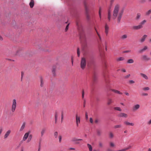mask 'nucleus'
<instances>
[{"mask_svg": "<svg viewBox=\"0 0 151 151\" xmlns=\"http://www.w3.org/2000/svg\"><path fill=\"white\" fill-rule=\"evenodd\" d=\"M142 96H147L148 95V94L147 93H143L142 94Z\"/></svg>", "mask_w": 151, "mask_h": 151, "instance_id": "bf43d9fd", "label": "nucleus"}, {"mask_svg": "<svg viewBox=\"0 0 151 151\" xmlns=\"http://www.w3.org/2000/svg\"><path fill=\"white\" fill-rule=\"evenodd\" d=\"M58 135V132H55L54 133V136L55 138H57Z\"/></svg>", "mask_w": 151, "mask_h": 151, "instance_id": "79ce46f5", "label": "nucleus"}, {"mask_svg": "<svg viewBox=\"0 0 151 151\" xmlns=\"http://www.w3.org/2000/svg\"><path fill=\"white\" fill-rule=\"evenodd\" d=\"M77 54L78 55V57H79L80 56V50L79 48H78L77 49Z\"/></svg>", "mask_w": 151, "mask_h": 151, "instance_id": "4c0bfd02", "label": "nucleus"}, {"mask_svg": "<svg viewBox=\"0 0 151 151\" xmlns=\"http://www.w3.org/2000/svg\"><path fill=\"white\" fill-rule=\"evenodd\" d=\"M76 122L77 127H78V124L80 123V118L79 116H78L77 114L76 115Z\"/></svg>", "mask_w": 151, "mask_h": 151, "instance_id": "9d476101", "label": "nucleus"}, {"mask_svg": "<svg viewBox=\"0 0 151 151\" xmlns=\"http://www.w3.org/2000/svg\"><path fill=\"white\" fill-rule=\"evenodd\" d=\"M113 102V101L111 99H109L108 101L107 104L108 105H109Z\"/></svg>", "mask_w": 151, "mask_h": 151, "instance_id": "c756f323", "label": "nucleus"}, {"mask_svg": "<svg viewBox=\"0 0 151 151\" xmlns=\"http://www.w3.org/2000/svg\"><path fill=\"white\" fill-rule=\"evenodd\" d=\"M63 111L62 112L61 114V122H62L63 121Z\"/></svg>", "mask_w": 151, "mask_h": 151, "instance_id": "f704fd0d", "label": "nucleus"}, {"mask_svg": "<svg viewBox=\"0 0 151 151\" xmlns=\"http://www.w3.org/2000/svg\"><path fill=\"white\" fill-rule=\"evenodd\" d=\"M147 35H144L142 37V39L140 40V42H144L145 39V38L147 37Z\"/></svg>", "mask_w": 151, "mask_h": 151, "instance_id": "5701e85b", "label": "nucleus"}, {"mask_svg": "<svg viewBox=\"0 0 151 151\" xmlns=\"http://www.w3.org/2000/svg\"><path fill=\"white\" fill-rule=\"evenodd\" d=\"M122 127L121 125H115L114 126V128L115 129L118 128H120Z\"/></svg>", "mask_w": 151, "mask_h": 151, "instance_id": "58836bf2", "label": "nucleus"}, {"mask_svg": "<svg viewBox=\"0 0 151 151\" xmlns=\"http://www.w3.org/2000/svg\"><path fill=\"white\" fill-rule=\"evenodd\" d=\"M86 62L85 59L84 58H82L81 63V68L83 69L86 67Z\"/></svg>", "mask_w": 151, "mask_h": 151, "instance_id": "20e7f679", "label": "nucleus"}, {"mask_svg": "<svg viewBox=\"0 0 151 151\" xmlns=\"http://www.w3.org/2000/svg\"><path fill=\"white\" fill-rule=\"evenodd\" d=\"M11 130H8L6 133L4 135V138L6 139V138H7L8 136H9V134L11 133Z\"/></svg>", "mask_w": 151, "mask_h": 151, "instance_id": "ddd939ff", "label": "nucleus"}, {"mask_svg": "<svg viewBox=\"0 0 151 151\" xmlns=\"http://www.w3.org/2000/svg\"><path fill=\"white\" fill-rule=\"evenodd\" d=\"M59 114V113L58 112L56 111L55 112V123H56L57 122V120L58 116Z\"/></svg>", "mask_w": 151, "mask_h": 151, "instance_id": "2eb2a0df", "label": "nucleus"}, {"mask_svg": "<svg viewBox=\"0 0 151 151\" xmlns=\"http://www.w3.org/2000/svg\"><path fill=\"white\" fill-rule=\"evenodd\" d=\"M147 49V47L146 46H145L144 48L142 49H141L139 51V53H141Z\"/></svg>", "mask_w": 151, "mask_h": 151, "instance_id": "4be33fe9", "label": "nucleus"}, {"mask_svg": "<svg viewBox=\"0 0 151 151\" xmlns=\"http://www.w3.org/2000/svg\"><path fill=\"white\" fill-rule=\"evenodd\" d=\"M146 22V21L145 20H144L140 23V25H141L142 26V25L144 24Z\"/></svg>", "mask_w": 151, "mask_h": 151, "instance_id": "a19ab883", "label": "nucleus"}, {"mask_svg": "<svg viewBox=\"0 0 151 151\" xmlns=\"http://www.w3.org/2000/svg\"><path fill=\"white\" fill-rule=\"evenodd\" d=\"M119 116L120 117L126 118L127 117V115L124 113H121L119 115Z\"/></svg>", "mask_w": 151, "mask_h": 151, "instance_id": "4468645a", "label": "nucleus"}, {"mask_svg": "<svg viewBox=\"0 0 151 151\" xmlns=\"http://www.w3.org/2000/svg\"><path fill=\"white\" fill-rule=\"evenodd\" d=\"M84 95V90H83L82 91V97L83 99Z\"/></svg>", "mask_w": 151, "mask_h": 151, "instance_id": "4d7b16f0", "label": "nucleus"}, {"mask_svg": "<svg viewBox=\"0 0 151 151\" xmlns=\"http://www.w3.org/2000/svg\"><path fill=\"white\" fill-rule=\"evenodd\" d=\"M113 137V134L111 133L110 132L109 134V137L110 138H112Z\"/></svg>", "mask_w": 151, "mask_h": 151, "instance_id": "a18cd8bd", "label": "nucleus"}, {"mask_svg": "<svg viewBox=\"0 0 151 151\" xmlns=\"http://www.w3.org/2000/svg\"><path fill=\"white\" fill-rule=\"evenodd\" d=\"M71 61H72V64L73 65V58L72 57V58H71Z\"/></svg>", "mask_w": 151, "mask_h": 151, "instance_id": "0e129e2a", "label": "nucleus"}, {"mask_svg": "<svg viewBox=\"0 0 151 151\" xmlns=\"http://www.w3.org/2000/svg\"><path fill=\"white\" fill-rule=\"evenodd\" d=\"M76 24L79 32L80 39L81 41L83 39L84 40L85 35L82 25L79 24V21H76Z\"/></svg>", "mask_w": 151, "mask_h": 151, "instance_id": "f03ea898", "label": "nucleus"}, {"mask_svg": "<svg viewBox=\"0 0 151 151\" xmlns=\"http://www.w3.org/2000/svg\"><path fill=\"white\" fill-rule=\"evenodd\" d=\"M84 6L86 11V18L87 20H89L90 19V17L88 14L89 11L86 3H84Z\"/></svg>", "mask_w": 151, "mask_h": 151, "instance_id": "0eeeda50", "label": "nucleus"}, {"mask_svg": "<svg viewBox=\"0 0 151 151\" xmlns=\"http://www.w3.org/2000/svg\"><path fill=\"white\" fill-rule=\"evenodd\" d=\"M114 109L116 110L121 111L122 109L119 107H115L114 108Z\"/></svg>", "mask_w": 151, "mask_h": 151, "instance_id": "2f4dec72", "label": "nucleus"}, {"mask_svg": "<svg viewBox=\"0 0 151 151\" xmlns=\"http://www.w3.org/2000/svg\"><path fill=\"white\" fill-rule=\"evenodd\" d=\"M130 76V74H128L124 77V78L126 79L128 78Z\"/></svg>", "mask_w": 151, "mask_h": 151, "instance_id": "3c124183", "label": "nucleus"}, {"mask_svg": "<svg viewBox=\"0 0 151 151\" xmlns=\"http://www.w3.org/2000/svg\"><path fill=\"white\" fill-rule=\"evenodd\" d=\"M41 149V143L40 142L39 143V148L37 151H40Z\"/></svg>", "mask_w": 151, "mask_h": 151, "instance_id": "37998d69", "label": "nucleus"}, {"mask_svg": "<svg viewBox=\"0 0 151 151\" xmlns=\"http://www.w3.org/2000/svg\"><path fill=\"white\" fill-rule=\"evenodd\" d=\"M104 66L105 68H106V63L105 62H104Z\"/></svg>", "mask_w": 151, "mask_h": 151, "instance_id": "6e6d98bb", "label": "nucleus"}, {"mask_svg": "<svg viewBox=\"0 0 151 151\" xmlns=\"http://www.w3.org/2000/svg\"><path fill=\"white\" fill-rule=\"evenodd\" d=\"M125 94L127 96H128L129 95V94L127 92L125 93Z\"/></svg>", "mask_w": 151, "mask_h": 151, "instance_id": "e2e57ef3", "label": "nucleus"}, {"mask_svg": "<svg viewBox=\"0 0 151 151\" xmlns=\"http://www.w3.org/2000/svg\"><path fill=\"white\" fill-rule=\"evenodd\" d=\"M23 72H21V77H22V76H23Z\"/></svg>", "mask_w": 151, "mask_h": 151, "instance_id": "338daca9", "label": "nucleus"}, {"mask_svg": "<svg viewBox=\"0 0 151 151\" xmlns=\"http://www.w3.org/2000/svg\"><path fill=\"white\" fill-rule=\"evenodd\" d=\"M59 142H60L61 141L62 136H59Z\"/></svg>", "mask_w": 151, "mask_h": 151, "instance_id": "8fccbe9b", "label": "nucleus"}, {"mask_svg": "<svg viewBox=\"0 0 151 151\" xmlns=\"http://www.w3.org/2000/svg\"><path fill=\"white\" fill-rule=\"evenodd\" d=\"M134 62V60L132 59H129L127 61V63H132Z\"/></svg>", "mask_w": 151, "mask_h": 151, "instance_id": "cd10ccee", "label": "nucleus"}, {"mask_svg": "<svg viewBox=\"0 0 151 151\" xmlns=\"http://www.w3.org/2000/svg\"><path fill=\"white\" fill-rule=\"evenodd\" d=\"M69 24H68L66 26V27H65V32H66L68 30V27H69Z\"/></svg>", "mask_w": 151, "mask_h": 151, "instance_id": "ea45409f", "label": "nucleus"}, {"mask_svg": "<svg viewBox=\"0 0 151 151\" xmlns=\"http://www.w3.org/2000/svg\"><path fill=\"white\" fill-rule=\"evenodd\" d=\"M17 105V103L16 100L14 99L12 101V107L11 111L12 112H14L16 109Z\"/></svg>", "mask_w": 151, "mask_h": 151, "instance_id": "39448f33", "label": "nucleus"}, {"mask_svg": "<svg viewBox=\"0 0 151 151\" xmlns=\"http://www.w3.org/2000/svg\"><path fill=\"white\" fill-rule=\"evenodd\" d=\"M55 68H53L52 70V73L54 76L55 75Z\"/></svg>", "mask_w": 151, "mask_h": 151, "instance_id": "c9c22d12", "label": "nucleus"}, {"mask_svg": "<svg viewBox=\"0 0 151 151\" xmlns=\"http://www.w3.org/2000/svg\"><path fill=\"white\" fill-rule=\"evenodd\" d=\"M29 5L31 8H32L33 7L34 5V1L33 0H31Z\"/></svg>", "mask_w": 151, "mask_h": 151, "instance_id": "f3484780", "label": "nucleus"}, {"mask_svg": "<svg viewBox=\"0 0 151 151\" xmlns=\"http://www.w3.org/2000/svg\"><path fill=\"white\" fill-rule=\"evenodd\" d=\"M111 11L110 10H109L108 11V19L109 21H110V19H111Z\"/></svg>", "mask_w": 151, "mask_h": 151, "instance_id": "412c9836", "label": "nucleus"}, {"mask_svg": "<svg viewBox=\"0 0 151 151\" xmlns=\"http://www.w3.org/2000/svg\"><path fill=\"white\" fill-rule=\"evenodd\" d=\"M122 70L124 72H125L126 71V70L125 69H122Z\"/></svg>", "mask_w": 151, "mask_h": 151, "instance_id": "69168bd1", "label": "nucleus"}, {"mask_svg": "<svg viewBox=\"0 0 151 151\" xmlns=\"http://www.w3.org/2000/svg\"><path fill=\"white\" fill-rule=\"evenodd\" d=\"M151 13V9L149 10L147 12H146V14L147 15H149Z\"/></svg>", "mask_w": 151, "mask_h": 151, "instance_id": "c03bdc74", "label": "nucleus"}, {"mask_svg": "<svg viewBox=\"0 0 151 151\" xmlns=\"http://www.w3.org/2000/svg\"><path fill=\"white\" fill-rule=\"evenodd\" d=\"M101 7H100L99 11V15L100 20L101 19Z\"/></svg>", "mask_w": 151, "mask_h": 151, "instance_id": "bb28decb", "label": "nucleus"}, {"mask_svg": "<svg viewBox=\"0 0 151 151\" xmlns=\"http://www.w3.org/2000/svg\"><path fill=\"white\" fill-rule=\"evenodd\" d=\"M0 40H3V38L0 35Z\"/></svg>", "mask_w": 151, "mask_h": 151, "instance_id": "774afa93", "label": "nucleus"}, {"mask_svg": "<svg viewBox=\"0 0 151 151\" xmlns=\"http://www.w3.org/2000/svg\"><path fill=\"white\" fill-rule=\"evenodd\" d=\"M99 146L100 147H102V144L100 142L99 143Z\"/></svg>", "mask_w": 151, "mask_h": 151, "instance_id": "680f3d73", "label": "nucleus"}, {"mask_svg": "<svg viewBox=\"0 0 151 151\" xmlns=\"http://www.w3.org/2000/svg\"><path fill=\"white\" fill-rule=\"evenodd\" d=\"M109 30V27L107 24H105V32L106 36H107L108 35Z\"/></svg>", "mask_w": 151, "mask_h": 151, "instance_id": "1a4fd4ad", "label": "nucleus"}, {"mask_svg": "<svg viewBox=\"0 0 151 151\" xmlns=\"http://www.w3.org/2000/svg\"><path fill=\"white\" fill-rule=\"evenodd\" d=\"M149 89H150V88L148 87H145L143 88V89L144 90H145H145H149Z\"/></svg>", "mask_w": 151, "mask_h": 151, "instance_id": "49530a36", "label": "nucleus"}, {"mask_svg": "<svg viewBox=\"0 0 151 151\" xmlns=\"http://www.w3.org/2000/svg\"><path fill=\"white\" fill-rule=\"evenodd\" d=\"M86 119H88V115H87V113L86 112Z\"/></svg>", "mask_w": 151, "mask_h": 151, "instance_id": "13d9d810", "label": "nucleus"}, {"mask_svg": "<svg viewBox=\"0 0 151 151\" xmlns=\"http://www.w3.org/2000/svg\"><path fill=\"white\" fill-rule=\"evenodd\" d=\"M106 82V88H107V90H109V91H112L114 92V93H118L120 94H122V93L120 92V91L115 90L114 89H111V86L109 84V81H107L105 79Z\"/></svg>", "mask_w": 151, "mask_h": 151, "instance_id": "7ed1b4c3", "label": "nucleus"}, {"mask_svg": "<svg viewBox=\"0 0 151 151\" xmlns=\"http://www.w3.org/2000/svg\"><path fill=\"white\" fill-rule=\"evenodd\" d=\"M97 134L98 135H99V136L100 135L101 133L100 131L99 130H97Z\"/></svg>", "mask_w": 151, "mask_h": 151, "instance_id": "de8ad7c7", "label": "nucleus"}, {"mask_svg": "<svg viewBox=\"0 0 151 151\" xmlns=\"http://www.w3.org/2000/svg\"><path fill=\"white\" fill-rule=\"evenodd\" d=\"M25 123L24 122L23 123V124L20 129V131H22L24 129V127H25Z\"/></svg>", "mask_w": 151, "mask_h": 151, "instance_id": "a878e982", "label": "nucleus"}, {"mask_svg": "<svg viewBox=\"0 0 151 151\" xmlns=\"http://www.w3.org/2000/svg\"><path fill=\"white\" fill-rule=\"evenodd\" d=\"M87 146L88 148H89V151H92V148L91 145L90 144H88Z\"/></svg>", "mask_w": 151, "mask_h": 151, "instance_id": "c85d7f7f", "label": "nucleus"}, {"mask_svg": "<svg viewBox=\"0 0 151 151\" xmlns=\"http://www.w3.org/2000/svg\"><path fill=\"white\" fill-rule=\"evenodd\" d=\"M46 130V129L44 128L42 129L41 132V136L42 137Z\"/></svg>", "mask_w": 151, "mask_h": 151, "instance_id": "b1692460", "label": "nucleus"}, {"mask_svg": "<svg viewBox=\"0 0 151 151\" xmlns=\"http://www.w3.org/2000/svg\"><path fill=\"white\" fill-rule=\"evenodd\" d=\"M127 37V35H124L121 36V38L122 39H124Z\"/></svg>", "mask_w": 151, "mask_h": 151, "instance_id": "473e14b6", "label": "nucleus"}, {"mask_svg": "<svg viewBox=\"0 0 151 151\" xmlns=\"http://www.w3.org/2000/svg\"><path fill=\"white\" fill-rule=\"evenodd\" d=\"M140 74L141 76H142L143 78H144L146 80H147L148 79V76L142 73H140Z\"/></svg>", "mask_w": 151, "mask_h": 151, "instance_id": "6ab92c4d", "label": "nucleus"}, {"mask_svg": "<svg viewBox=\"0 0 151 151\" xmlns=\"http://www.w3.org/2000/svg\"><path fill=\"white\" fill-rule=\"evenodd\" d=\"M140 107V106L139 104H137L135 105L133 108L134 110H136L138 109Z\"/></svg>", "mask_w": 151, "mask_h": 151, "instance_id": "a211bd4d", "label": "nucleus"}, {"mask_svg": "<svg viewBox=\"0 0 151 151\" xmlns=\"http://www.w3.org/2000/svg\"><path fill=\"white\" fill-rule=\"evenodd\" d=\"M129 82L130 84H133L134 83V81L133 80H130L129 81Z\"/></svg>", "mask_w": 151, "mask_h": 151, "instance_id": "09e8293b", "label": "nucleus"}, {"mask_svg": "<svg viewBox=\"0 0 151 151\" xmlns=\"http://www.w3.org/2000/svg\"><path fill=\"white\" fill-rule=\"evenodd\" d=\"M95 30L96 32V33H97V34L99 37V40L98 41V42H99V49L100 50H101L102 49V47L101 46V44L100 43L101 42V37L99 34L98 33V32L97 31L96 29L95 28Z\"/></svg>", "mask_w": 151, "mask_h": 151, "instance_id": "423d86ee", "label": "nucleus"}, {"mask_svg": "<svg viewBox=\"0 0 151 151\" xmlns=\"http://www.w3.org/2000/svg\"><path fill=\"white\" fill-rule=\"evenodd\" d=\"M40 81H41L40 86L41 87H43V86L44 83L43 81L42 78V77L40 78Z\"/></svg>", "mask_w": 151, "mask_h": 151, "instance_id": "7c9ffc66", "label": "nucleus"}, {"mask_svg": "<svg viewBox=\"0 0 151 151\" xmlns=\"http://www.w3.org/2000/svg\"><path fill=\"white\" fill-rule=\"evenodd\" d=\"M140 16H141V14L140 13H137V16L136 17V19H139L140 18Z\"/></svg>", "mask_w": 151, "mask_h": 151, "instance_id": "e433bc0d", "label": "nucleus"}, {"mask_svg": "<svg viewBox=\"0 0 151 151\" xmlns=\"http://www.w3.org/2000/svg\"><path fill=\"white\" fill-rule=\"evenodd\" d=\"M32 138V135H29V137L28 139L27 140V142H29V141H31V140Z\"/></svg>", "mask_w": 151, "mask_h": 151, "instance_id": "72a5a7b5", "label": "nucleus"}, {"mask_svg": "<svg viewBox=\"0 0 151 151\" xmlns=\"http://www.w3.org/2000/svg\"><path fill=\"white\" fill-rule=\"evenodd\" d=\"M83 139H78L75 137L73 138L72 140V141L73 142H76L75 143L76 144H79L80 142H79V141L82 140Z\"/></svg>", "mask_w": 151, "mask_h": 151, "instance_id": "6e6552de", "label": "nucleus"}, {"mask_svg": "<svg viewBox=\"0 0 151 151\" xmlns=\"http://www.w3.org/2000/svg\"><path fill=\"white\" fill-rule=\"evenodd\" d=\"M110 145L112 147H113L114 146V144L112 143V142H111L110 143Z\"/></svg>", "mask_w": 151, "mask_h": 151, "instance_id": "864d4df0", "label": "nucleus"}, {"mask_svg": "<svg viewBox=\"0 0 151 151\" xmlns=\"http://www.w3.org/2000/svg\"><path fill=\"white\" fill-rule=\"evenodd\" d=\"M119 7V6L118 5H116L115 6L113 14V18L114 19H115L117 16L118 23L120 22L121 19L122 17L124 12V10L122 9L121 10L118 14Z\"/></svg>", "mask_w": 151, "mask_h": 151, "instance_id": "f257e3e1", "label": "nucleus"}, {"mask_svg": "<svg viewBox=\"0 0 151 151\" xmlns=\"http://www.w3.org/2000/svg\"><path fill=\"white\" fill-rule=\"evenodd\" d=\"M142 26L141 25H139L138 26H133L132 27V28L135 30H137L141 29L142 27Z\"/></svg>", "mask_w": 151, "mask_h": 151, "instance_id": "9b49d317", "label": "nucleus"}, {"mask_svg": "<svg viewBox=\"0 0 151 151\" xmlns=\"http://www.w3.org/2000/svg\"><path fill=\"white\" fill-rule=\"evenodd\" d=\"M29 134V132H28L25 133L24 136L23 140V141H25L28 138Z\"/></svg>", "mask_w": 151, "mask_h": 151, "instance_id": "f8f14e48", "label": "nucleus"}, {"mask_svg": "<svg viewBox=\"0 0 151 151\" xmlns=\"http://www.w3.org/2000/svg\"><path fill=\"white\" fill-rule=\"evenodd\" d=\"M124 58L123 57H120L119 58H118L116 60L117 61H122L123 60H124Z\"/></svg>", "mask_w": 151, "mask_h": 151, "instance_id": "393cba45", "label": "nucleus"}, {"mask_svg": "<svg viewBox=\"0 0 151 151\" xmlns=\"http://www.w3.org/2000/svg\"><path fill=\"white\" fill-rule=\"evenodd\" d=\"M69 150H75V148L73 147H70L69 148Z\"/></svg>", "mask_w": 151, "mask_h": 151, "instance_id": "603ef678", "label": "nucleus"}, {"mask_svg": "<svg viewBox=\"0 0 151 151\" xmlns=\"http://www.w3.org/2000/svg\"><path fill=\"white\" fill-rule=\"evenodd\" d=\"M90 121L91 123H92L93 122V119L91 118H90Z\"/></svg>", "mask_w": 151, "mask_h": 151, "instance_id": "5fc2aeb1", "label": "nucleus"}, {"mask_svg": "<svg viewBox=\"0 0 151 151\" xmlns=\"http://www.w3.org/2000/svg\"><path fill=\"white\" fill-rule=\"evenodd\" d=\"M142 58L143 60L146 61H148L150 59V58H149L147 56L145 55H143L142 56Z\"/></svg>", "mask_w": 151, "mask_h": 151, "instance_id": "dca6fc26", "label": "nucleus"}, {"mask_svg": "<svg viewBox=\"0 0 151 151\" xmlns=\"http://www.w3.org/2000/svg\"><path fill=\"white\" fill-rule=\"evenodd\" d=\"M124 123L127 125L133 126L134 125V124L133 123H130L127 121L125 122Z\"/></svg>", "mask_w": 151, "mask_h": 151, "instance_id": "aec40b11", "label": "nucleus"}, {"mask_svg": "<svg viewBox=\"0 0 151 151\" xmlns=\"http://www.w3.org/2000/svg\"><path fill=\"white\" fill-rule=\"evenodd\" d=\"M148 124H151V119L148 122Z\"/></svg>", "mask_w": 151, "mask_h": 151, "instance_id": "052dcab7", "label": "nucleus"}]
</instances>
